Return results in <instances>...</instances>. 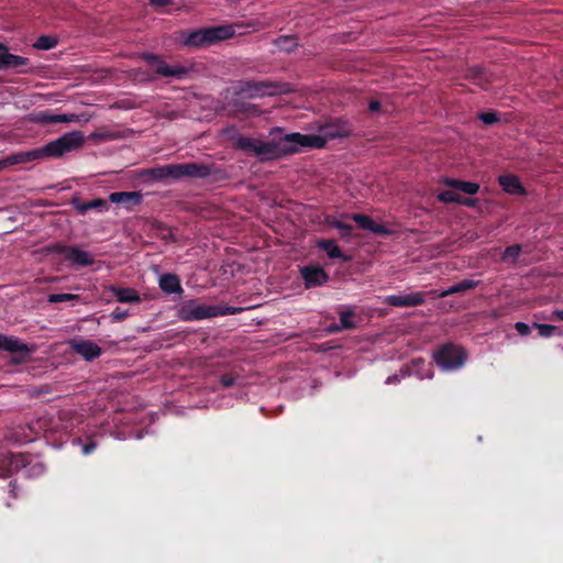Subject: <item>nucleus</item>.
Returning <instances> with one entry per match:
<instances>
[{"label":"nucleus","instance_id":"1","mask_svg":"<svg viewBox=\"0 0 563 563\" xmlns=\"http://www.w3.org/2000/svg\"><path fill=\"white\" fill-rule=\"evenodd\" d=\"M318 134L298 132L285 134L283 137L268 142L246 137L239 134L233 125L223 130V134L233 142V147L252 153L261 162L276 161L300 152L302 147L323 148L330 140L349 137L353 134V125L349 120L330 119L319 124Z\"/></svg>","mask_w":563,"mask_h":563},{"label":"nucleus","instance_id":"2","mask_svg":"<svg viewBox=\"0 0 563 563\" xmlns=\"http://www.w3.org/2000/svg\"><path fill=\"white\" fill-rule=\"evenodd\" d=\"M85 136L80 131H73L63 134L60 137L48 142L44 146L25 152L11 154L3 161L5 166L31 163L42 158H59L64 154L80 148L84 145Z\"/></svg>","mask_w":563,"mask_h":563},{"label":"nucleus","instance_id":"3","mask_svg":"<svg viewBox=\"0 0 563 563\" xmlns=\"http://www.w3.org/2000/svg\"><path fill=\"white\" fill-rule=\"evenodd\" d=\"M235 30L232 25H219L203 27L192 32H181V43L189 48L210 46L219 41L234 36Z\"/></svg>","mask_w":563,"mask_h":563},{"label":"nucleus","instance_id":"4","mask_svg":"<svg viewBox=\"0 0 563 563\" xmlns=\"http://www.w3.org/2000/svg\"><path fill=\"white\" fill-rule=\"evenodd\" d=\"M242 311L241 308L230 306H207L201 305L197 300L185 301L179 310L178 317L183 321H199L218 316L236 314Z\"/></svg>","mask_w":563,"mask_h":563},{"label":"nucleus","instance_id":"5","mask_svg":"<svg viewBox=\"0 0 563 563\" xmlns=\"http://www.w3.org/2000/svg\"><path fill=\"white\" fill-rule=\"evenodd\" d=\"M433 360L443 371H455L464 366L467 353L462 346L449 342L433 352Z\"/></svg>","mask_w":563,"mask_h":563},{"label":"nucleus","instance_id":"6","mask_svg":"<svg viewBox=\"0 0 563 563\" xmlns=\"http://www.w3.org/2000/svg\"><path fill=\"white\" fill-rule=\"evenodd\" d=\"M49 254H60L64 261L68 262L74 267H87L95 264L93 256L76 245H65L60 242L49 244L46 247Z\"/></svg>","mask_w":563,"mask_h":563},{"label":"nucleus","instance_id":"7","mask_svg":"<svg viewBox=\"0 0 563 563\" xmlns=\"http://www.w3.org/2000/svg\"><path fill=\"white\" fill-rule=\"evenodd\" d=\"M288 91L289 89L286 88V85L271 80H251L243 82L241 86V92L250 98L273 96Z\"/></svg>","mask_w":563,"mask_h":563},{"label":"nucleus","instance_id":"8","mask_svg":"<svg viewBox=\"0 0 563 563\" xmlns=\"http://www.w3.org/2000/svg\"><path fill=\"white\" fill-rule=\"evenodd\" d=\"M220 173L221 170L214 164L195 162L176 164L177 180L183 178L205 179Z\"/></svg>","mask_w":563,"mask_h":563},{"label":"nucleus","instance_id":"9","mask_svg":"<svg viewBox=\"0 0 563 563\" xmlns=\"http://www.w3.org/2000/svg\"><path fill=\"white\" fill-rule=\"evenodd\" d=\"M142 59L147 64L155 66V74L162 77H172L176 79H184L189 73V69L181 65H168L164 62L161 55L154 53H143Z\"/></svg>","mask_w":563,"mask_h":563},{"label":"nucleus","instance_id":"10","mask_svg":"<svg viewBox=\"0 0 563 563\" xmlns=\"http://www.w3.org/2000/svg\"><path fill=\"white\" fill-rule=\"evenodd\" d=\"M300 276L307 289L323 286L330 279L329 274L319 265L300 267Z\"/></svg>","mask_w":563,"mask_h":563},{"label":"nucleus","instance_id":"11","mask_svg":"<svg viewBox=\"0 0 563 563\" xmlns=\"http://www.w3.org/2000/svg\"><path fill=\"white\" fill-rule=\"evenodd\" d=\"M426 294L421 291L410 294L389 295L384 302L391 307H417L424 302Z\"/></svg>","mask_w":563,"mask_h":563},{"label":"nucleus","instance_id":"12","mask_svg":"<svg viewBox=\"0 0 563 563\" xmlns=\"http://www.w3.org/2000/svg\"><path fill=\"white\" fill-rule=\"evenodd\" d=\"M351 219L357 224L358 228L374 233L379 236H389L393 231L385 224L376 223L369 216L364 213H353Z\"/></svg>","mask_w":563,"mask_h":563},{"label":"nucleus","instance_id":"13","mask_svg":"<svg viewBox=\"0 0 563 563\" xmlns=\"http://www.w3.org/2000/svg\"><path fill=\"white\" fill-rule=\"evenodd\" d=\"M70 345L77 354L88 362L95 361L102 353L101 347L90 340H73Z\"/></svg>","mask_w":563,"mask_h":563},{"label":"nucleus","instance_id":"14","mask_svg":"<svg viewBox=\"0 0 563 563\" xmlns=\"http://www.w3.org/2000/svg\"><path fill=\"white\" fill-rule=\"evenodd\" d=\"M142 199L143 196L139 191H115L109 195L110 202L122 205L128 210L141 205Z\"/></svg>","mask_w":563,"mask_h":563},{"label":"nucleus","instance_id":"15","mask_svg":"<svg viewBox=\"0 0 563 563\" xmlns=\"http://www.w3.org/2000/svg\"><path fill=\"white\" fill-rule=\"evenodd\" d=\"M70 203L80 214H86L89 210L104 212L109 208L108 200L102 198H96L91 201H82L78 197H74Z\"/></svg>","mask_w":563,"mask_h":563},{"label":"nucleus","instance_id":"16","mask_svg":"<svg viewBox=\"0 0 563 563\" xmlns=\"http://www.w3.org/2000/svg\"><path fill=\"white\" fill-rule=\"evenodd\" d=\"M464 78L482 89H487L492 82L490 74L478 66L470 67L465 70Z\"/></svg>","mask_w":563,"mask_h":563},{"label":"nucleus","instance_id":"17","mask_svg":"<svg viewBox=\"0 0 563 563\" xmlns=\"http://www.w3.org/2000/svg\"><path fill=\"white\" fill-rule=\"evenodd\" d=\"M73 118L74 115L54 114L49 111H38L32 114V121L43 125L71 122Z\"/></svg>","mask_w":563,"mask_h":563},{"label":"nucleus","instance_id":"18","mask_svg":"<svg viewBox=\"0 0 563 563\" xmlns=\"http://www.w3.org/2000/svg\"><path fill=\"white\" fill-rule=\"evenodd\" d=\"M498 184L509 195H525L526 189L520 183L519 178L515 175H501L498 178Z\"/></svg>","mask_w":563,"mask_h":563},{"label":"nucleus","instance_id":"19","mask_svg":"<svg viewBox=\"0 0 563 563\" xmlns=\"http://www.w3.org/2000/svg\"><path fill=\"white\" fill-rule=\"evenodd\" d=\"M158 285H159V288L162 289V291L167 295L181 294L184 291L183 287L180 285V279L176 274H172V273L163 274L159 277Z\"/></svg>","mask_w":563,"mask_h":563},{"label":"nucleus","instance_id":"20","mask_svg":"<svg viewBox=\"0 0 563 563\" xmlns=\"http://www.w3.org/2000/svg\"><path fill=\"white\" fill-rule=\"evenodd\" d=\"M109 291L117 298L119 302L122 303H137L141 301L139 292L133 288H123L111 285L109 287Z\"/></svg>","mask_w":563,"mask_h":563},{"label":"nucleus","instance_id":"21","mask_svg":"<svg viewBox=\"0 0 563 563\" xmlns=\"http://www.w3.org/2000/svg\"><path fill=\"white\" fill-rule=\"evenodd\" d=\"M144 175L155 180H164L167 178L177 180L176 164H167L154 168L146 169Z\"/></svg>","mask_w":563,"mask_h":563},{"label":"nucleus","instance_id":"22","mask_svg":"<svg viewBox=\"0 0 563 563\" xmlns=\"http://www.w3.org/2000/svg\"><path fill=\"white\" fill-rule=\"evenodd\" d=\"M317 246L324 251L328 255L329 258L331 260H335V258H340L342 260L343 262H347L350 261V257L346 256L342 251L341 249L338 246V244L335 243L334 240H331V239H323V240H319L317 242Z\"/></svg>","mask_w":563,"mask_h":563},{"label":"nucleus","instance_id":"23","mask_svg":"<svg viewBox=\"0 0 563 563\" xmlns=\"http://www.w3.org/2000/svg\"><path fill=\"white\" fill-rule=\"evenodd\" d=\"M4 60H2V69L1 70H9V69H15L19 73H24V67L30 65V59L23 56L14 55L11 53H7L4 55Z\"/></svg>","mask_w":563,"mask_h":563},{"label":"nucleus","instance_id":"24","mask_svg":"<svg viewBox=\"0 0 563 563\" xmlns=\"http://www.w3.org/2000/svg\"><path fill=\"white\" fill-rule=\"evenodd\" d=\"M443 184L467 195H475L479 190V185L472 181H464L454 178H444Z\"/></svg>","mask_w":563,"mask_h":563},{"label":"nucleus","instance_id":"25","mask_svg":"<svg viewBox=\"0 0 563 563\" xmlns=\"http://www.w3.org/2000/svg\"><path fill=\"white\" fill-rule=\"evenodd\" d=\"M9 352L13 354L10 363L14 365H21L30 360L33 350L26 343H24V347Z\"/></svg>","mask_w":563,"mask_h":563},{"label":"nucleus","instance_id":"26","mask_svg":"<svg viewBox=\"0 0 563 563\" xmlns=\"http://www.w3.org/2000/svg\"><path fill=\"white\" fill-rule=\"evenodd\" d=\"M24 347V342L13 336H7L0 333V350L3 351H15Z\"/></svg>","mask_w":563,"mask_h":563},{"label":"nucleus","instance_id":"27","mask_svg":"<svg viewBox=\"0 0 563 563\" xmlns=\"http://www.w3.org/2000/svg\"><path fill=\"white\" fill-rule=\"evenodd\" d=\"M275 44L279 49L289 53L298 46V40L296 36L283 35L275 41Z\"/></svg>","mask_w":563,"mask_h":563},{"label":"nucleus","instance_id":"28","mask_svg":"<svg viewBox=\"0 0 563 563\" xmlns=\"http://www.w3.org/2000/svg\"><path fill=\"white\" fill-rule=\"evenodd\" d=\"M58 41L55 36L52 35H41L36 42L34 43V47L36 49L47 51L54 48L57 45Z\"/></svg>","mask_w":563,"mask_h":563},{"label":"nucleus","instance_id":"29","mask_svg":"<svg viewBox=\"0 0 563 563\" xmlns=\"http://www.w3.org/2000/svg\"><path fill=\"white\" fill-rule=\"evenodd\" d=\"M327 222L330 227L338 229L342 238L352 236L353 227L351 224L335 219H327Z\"/></svg>","mask_w":563,"mask_h":563},{"label":"nucleus","instance_id":"30","mask_svg":"<svg viewBox=\"0 0 563 563\" xmlns=\"http://www.w3.org/2000/svg\"><path fill=\"white\" fill-rule=\"evenodd\" d=\"M30 456L26 454H13L11 453L8 456L9 466L11 470H18L20 467H25L29 464Z\"/></svg>","mask_w":563,"mask_h":563},{"label":"nucleus","instance_id":"31","mask_svg":"<svg viewBox=\"0 0 563 563\" xmlns=\"http://www.w3.org/2000/svg\"><path fill=\"white\" fill-rule=\"evenodd\" d=\"M520 253H521V245L520 244L509 245L504 251L501 260L504 262L515 263L518 260Z\"/></svg>","mask_w":563,"mask_h":563},{"label":"nucleus","instance_id":"32","mask_svg":"<svg viewBox=\"0 0 563 563\" xmlns=\"http://www.w3.org/2000/svg\"><path fill=\"white\" fill-rule=\"evenodd\" d=\"M80 296L76 294H49L47 301L49 303L66 302V301H79Z\"/></svg>","mask_w":563,"mask_h":563},{"label":"nucleus","instance_id":"33","mask_svg":"<svg viewBox=\"0 0 563 563\" xmlns=\"http://www.w3.org/2000/svg\"><path fill=\"white\" fill-rule=\"evenodd\" d=\"M354 312L351 310L340 312V325L341 329L352 330L355 329V323L352 320Z\"/></svg>","mask_w":563,"mask_h":563},{"label":"nucleus","instance_id":"34","mask_svg":"<svg viewBox=\"0 0 563 563\" xmlns=\"http://www.w3.org/2000/svg\"><path fill=\"white\" fill-rule=\"evenodd\" d=\"M438 200L444 203H459L460 195L454 190H444L438 195Z\"/></svg>","mask_w":563,"mask_h":563},{"label":"nucleus","instance_id":"35","mask_svg":"<svg viewBox=\"0 0 563 563\" xmlns=\"http://www.w3.org/2000/svg\"><path fill=\"white\" fill-rule=\"evenodd\" d=\"M479 284L478 280L473 279H463L460 283L454 284L455 292H464L471 289H474Z\"/></svg>","mask_w":563,"mask_h":563},{"label":"nucleus","instance_id":"36","mask_svg":"<svg viewBox=\"0 0 563 563\" xmlns=\"http://www.w3.org/2000/svg\"><path fill=\"white\" fill-rule=\"evenodd\" d=\"M533 325L538 329L539 335L543 338H549L559 331L558 327L545 323H533Z\"/></svg>","mask_w":563,"mask_h":563},{"label":"nucleus","instance_id":"37","mask_svg":"<svg viewBox=\"0 0 563 563\" xmlns=\"http://www.w3.org/2000/svg\"><path fill=\"white\" fill-rule=\"evenodd\" d=\"M478 119L485 124H494L500 120L499 114L496 111L482 112L478 114Z\"/></svg>","mask_w":563,"mask_h":563},{"label":"nucleus","instance_id":"38","mask_svg":"<svg viewBox=\"0 0 563 563\" xmlns=\"http://www.w3.org/2000/svg\"><path fill=\"white\" fill-rule=\"evenodd\" d=\"M129 317V311L125 309H121L120 307H117L111 313L110 319L113 322H121L125 320Z\"/></svg>","mask_w":563,"mask_h":563},{"label":"nucleus","instance_id":"39","mask_svg":"<svg viewBox=\"0 0 563 563\" xmlns=\"http://www.w3.org/2000/svg\"><path fill=\"white\" fill-rule=\"evenodd\" d=\"M515 329L516 331L520 334V335H529L531 333V328L529 324L525 323V322H516L515 323Z\"/></svg>","mask_w":563,"mask_h":563},{"label":"nucleus","instance_id":"40","mask_svg":"<svg viewBox=\"0 0 563 563\" xmlns=\"http://www.w3.org/2000/svg\"><path fill=\"white\" fill-rule=\"evenodd\" d=\"M220 383L223 387L225 388H230L234 385L235 383V377L232 376V375H229V374H223L221 375L220 377Z\"/></svg>","mask_w":563,"mask_h":563},{"label":"nucleus","instance_id":"41","mask_svg":"<svg viewBox=\"0 0 563 563\" xmlns=\"http://www.w3.org/2000/svg\"><path fill=\"white\" fill-rule=\"evenodd\" d=\"M456 294L455 292V289H454V286L452 285L451 287H449L448 289H444L442 291H434V296L438 297V298H445V297H449L451 295H454Z\"/></svg>","mask_w":563,"mask_h":563},{"label":"nucleus","instance_id":"42","mask_svg":"<svg viewBox=\"0 0 563 563\" xmlns=\"http://www.w3.org/2000/svg\"><path fill=\"white\" fill-rule=\"evenodd\" d=\"M8 493L10 498L16 499L18 498V485L15 482H10L8 485Z\"/></svg>","mask_w":563,"mask_h":563},{"label":"nucleus","instance_id":"43","mask_svg":"<svg viewBox=\"0 0 563 563\" xmlns=\"http://www.w3.org/2000/svg\"><path fill=\"white\" fill-rule=\"evenodd\" d=\"M97 448V444L95 441H89L82 446V453L85 455L91 454Z\"/></svg>","mask_w":563,"mask_h":563},{"label":"nucleus","instance_id":"44","mask_svg":"<svg viewBox=\"0 0 563 563\" xmlns=\"http://www.w3.org/2000/svg\"><path fill=\"white\" fill-rule=\"evenodd\" d=\"M382 108V104L378 100H371L368 103V110L371 112H378Z\"/></svg>","mask_w":563,"mask_h":563},{"label":"nucleus","instance_id":"45","mask_svg":"<svg viewBox=\"0 0 563 563\" xmlns=\"http://www.w3.org/2000/svg\"><path fill=\"white\" fill-rule=\"evenodd\" d=\"M153 7L162 8L172 3V0H150Z\"/></svg>","mask_w":563,"mask_h":563},{"label":"nucleus","instance_id":"46","mask_svg":"<svg viewBox=\"0 0 563 563\" xmlns=\"http://www.w3.org/2000/svg\"><path fill=\"white\" fill-rule=\"evenodd\" d=\"M8 48L5 45L0 43V70L2 69V60H4V55H7Z\"/></svg>","mask_w":563,"mask_h":563},{"label":"nucleus","instance_id":"47","mask_svg":"<svg viewBox=\"0 0 563 563\" xmlns=\"http://www.w3.org/2000/svg\"><path fill=\"white\" fill-rule=\"evenodd\" d=\"M474 203H475V200H474V199H472V198H462V197L460 196L459 205H464V206L472 207V206H474Z\"/></svg>","mask_w":563,"mask_h":563},{"label":"nucleus","instance_id":"48","mask_svg":"<svg viewBox=\"0 0 563 563\" xmlns=\"http://www.w3.org/2000/svg\"><path fill=\"white\" fill-rule=\"evenodd\" d=\"M399 382H400V377L398 375H390L387 377L385 383L388 385H391V384H397Z\"/></svg>","mask_w":563,"mask_h":563},{"label":"nucleus","instance_id":"49","mask_svg":"<svg viewBox=\"0 0 563 563\" xmlns=\"http://www.w3.org/2000/svg\"><path fill=\"white\" fill-rule=\"evenodd\" d=\"M552 316L554 318H556L558 320H561L563 321V308L562 309H555L552 313Z\"/></svg>","mask_w":563,"mask_h":563},{"label":"nucleus","instance_id":"50","mask_svg":"<svg viewBox=\"0 0 563 563\" xmlns=\"http://www.w3.org/2000/svg\"><path fill=\"white\" fill-rule=\"evenodd\" d=\"M34 468H36V470H37V473H38V474H42V473L44 472V466H43L42 464H40V463H38V464H36V465L34 466Z\"/></svg>","mask_w":563,"mask_h":563}]
</instances>
